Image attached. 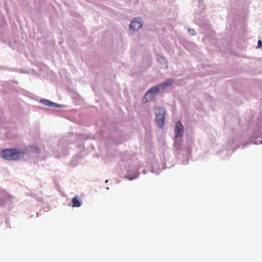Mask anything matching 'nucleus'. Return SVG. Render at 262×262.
Wrapping results in <instances>:
<instances>
[{
    "instance_id": "nucleus-1",
    "label": "nucleus",
    "mask_w": 262,
    "mask_h": 262,
    "mask_svg": "<svg viewBox=\"0 0 262 262\" xmlns=\"http://www.w3.org/2000/svg\"><path fill=\"white\" fill-rule=\"evenodd\" d=\"M104 138H107V141L112 144H119L125 140L124 134L118 126L110 127L102 135Z\"/></svg>"
},
{
    "instance_id": "nucleus-2",
    "label": "nucleus",
    "mask_w": 262,
    "mask_h": 262,
    "mask_svg": "<svg viewBox=\"0 0 262 262\" xmlns=\"http://www.w3.org/2000/svg\"><path fill=\"white\" fill-rule=\"evenodd\" d=\"M25 154V152L19 148H6L1 150L0 156L7 161H16L23 158Z\"/></svg>"
},
{
    "instance_id": "nucleus-3",
    "label": "nucleus",
    "mask_w": 262,
    "mask_h": 262,
    "mask_svg": "<svg viewBox=\"0 0 262 262\" xmlns=\"http://www.w3.org/2000/svg\"><path fill=\"white\" fill-rule=\"evenodd\" d=\"M243 141V139L242 138L239 139L238 137H236L233 140L229 141L226 145L225 148L222 149L220 152L221 156L223 158L230 156L236 148L240 147L241 144Z\"/></svg>"
},
{
    "instance_id": "nucleus-4",
    "label": "nucleus",
    "mask_w": 262,
    "mask_h": 262,
    "mask_svg": "<svg viewBox=\"0 0 262 262\" xmlns=\"http://www.w3.org/2000/svg\"><path fill=\"white\" fill-rule=\"evenodd\" d=\"M69 140L66 138L60 139L58 141V148L55 150H53V152L58 157L66 156L69 154Z\"/></svg>"
},
{
    "instance_id": "nucleus-5",
    "label": "nucleus",
    "mask_w": 262,
    "mask_h": 262,
    "mask_svg": "<svg viewBox=\"0 0 262 262\" xmlns=\"http://www.w3.org/2000/svg\"><path fill=\"white\" fill-rule=\"evenodd\" d=\"M17 202L14 196L8 194L5 190L0 189V206L12 208V205Z\"/></svg>"
},
{
    "instance_id": "nucleus-6",
    "label": "nucleus",
    "mask_w": 262,
    "mask_h": 262,
    "mask_svg": "<svg viewBox=\"0 0 262 262\" xmlns=\"http://www.w3.org/2000/svg\"><path fill=\"white\" fill-rule=\"evenodd\" d=\"M181 144H180V147L178 150L176 148L177 157L181 161V162L183 165L188 164L189 160L190 157V154L191 148L190 146L187 145L185 146L183 149H181Z\"/></svg>"
},
{
    "instance_id": "nucleus-7",
    "label": "nucleus",
    "mask_w": 262,
    "mask_h": 262,
    "mask_svg": "<svg viewBox=\"0 0 262 262\" xmlns=\"http://www.w3.org/2000/svg\"><path fill=\"white\" fill-rule=\"evenodd\" d=\"M255 126L249 138L250 139L251 142L254 144H262V132L260 131L261 124L260 122H257L255 123Z\"/></svg>"
},
{
    "instance_id": "nucleus-8",
    "label": "nucleus",
    "mask_w": 262,
    "mask_h": 262,
    "mask_svg": "<svg viewBox=\"0 0 262 262\" xmlns=\"http://www.w3.org/2000/svg\"><path fill=\"white\" fill-rule=\"evenodd\" d=\"M184 126L181 121H177L174 127V145L176 147L177 150L180 147V144H181L179 138H181L184 135Z\"/></svg>"
},
{
    "instance_id": "nucleus-9",
    "label": "nucleus",
    "mask_w": 262,
    "mask_h": 262,
    "mask_svg": "<svg viewBox=\"0 0 262 262\" xmlns=\"http://www.w3.org/2000/svg\"><path fill=\"white\" fill-rule=\"evenodd\" d=\"M194 21L197 25L204 30V33H206V31L209 30L211 27L209 20L204 16L195 17Z\"/></svg>"
},
{
    "instance_id": "nucleus-10",
    "label": "nucleus",
    "mask_w": 262,
    "mask_h": 262,
    "mask_svg": "<svg viewBox=\"0 0 262 262\" xmlns=\"http://www.w3.org/2000/svg\"><path fill=\"white\" fill-rule=\"evenodd\" d=\"M139 167H129L126 169V174L124 178L127 179L130 181L137 179L139 176V172H138Z\"/></svg>"
},
{
    "instance_id": "nucleus-11",
    "label": "nucleus",
    "mask_w": 262,
    "mask_h": 262,
    "mask_svg": "<svg viewBox=\"0 0 262 262\" xmlns=\"http://www.w3.org/2000/svg\"><path fill=\"white\" fill-rule=\"evenodd\" d=\"M155 120L158 124L159 127L162 128L164 124L165 111L161 107L158 108V112L155 113Z\"/></svg>"
},
{
    "instance_id": "nucleus-12",
    "label": "nucleus",
    "mask_w": 262,
    "mask_h": 262,
    "mask_svg": "<svg viewBox=\"0 0 262 262\" xmlns=\"http://www.w3.org/2000/svg\"><path fill=\"white\" fill-rule=\"evenodd\" d=\"M144 21L141 17H135L130 23L129 26V29H133L135 31H138L143 25Z\"/></svg>"
},
{
    "instance_id": "nucleus-13",
    "label": "nucleus",
    "mask_w": 262,
    "mask_h": 262,
    "mask_svg": "<svg viewBox=\"0 0 262 262\" xmlns=\"http://www.w3.org/2000/svg\"><path fill=\"white\" fill-rule=\"evenodd\" d=\"M148 170H150L151 172L155 173L157 175L159 174L161 172V170L159 168L158 163L156 161H153L151 163L150 169H144L142 172L143 174H146L148 172Z\"/></svg>"
},
{
    "instance_id": "nucleus-14",
    "label": "nucleus",
    "mask_w": 262,
    "mask_h": 262,
    "mask_svg": "<svg viewBox=\"0 0 262 262\" xmlns=\"http://www.w3.org/2000/svg\"><path fill=\"white\" fill-rule=\"evenodd\" d=\"M155 98V96L151 93L147 94V91L145 93L144 96L142 98V102L145 104L148 101L153 100Z\"/></svg>"
},
{
    "instance_id": "nucleus-15",
    "label": "nucleus",
    "mask_w": 262,
    "mask_h": 262,
    "mask_svg": "<svg viewBox=\"0 0 262 262\" xmlns=\"http://www.w3.org/2000/svg\"><path fill=\"white\" fill-rule=\"evenodd\" d=\"M174 82V79L172 78H168L165 81L158 84L159 88H163V90L171 85Z\"/></svg>"
},
{
    "instance_id": "nucleus-16",
    "label": "nucleus",
    "mask_w": 262,
    "mask_h": 262,
    "mask_svg": "<svg viewBox=\"0 0 262 262\" xmlns=\"http://www.w3.org/2000/svg\"><path fill=\"white\" fill-rule=\"evenodd\" d=\"M73 204V207H79L82 205V201L80 198L78 196L76 195L72 199Z\"/></svg>"
},
{
    "instance_id": "nucleus-17",
    "label": "nucleus",
    "mask_w": 262,
    "mask_h": 262,
    "mask_svg": "<svg viewBox=\"0 0 262 262\" xmlns=\"http://www.w3.org/2000/svg\"><path fill=\"white\" fill-rule=\"evenodd\" d=\"M27 150L32 153L39 154L40 150L36 145H29L27 147Z\"/></svg>"
},
{
    "instance_id": "nucleus-18",
    "label": "nucleus",
    "mask_w": 262,
    "mask_h": 262,
    "mask_svg": "<svg viewBox=\"0 0 262 262\" xmlns=\"http://www.w3.org/2000/svg\"><path fill=\"white\" fill-rule=\"evenodd\" d=\"M157 61L162 66H165L166 69L168 68V62L163 56L157 55Z\"/></svg>"
},
{
    "instance_id": "nucleus-19",
    "label": "nucleus",
    "mask_w": 262,
    "mask_h": 262,
    "mask_svg": "<svg viewBox=\"0 0 262 262\" xmlns=\"http://www.w3.org/2000/svg\"><path fill=\"white\" fill-rule=\"evenodd\" d=\"M160 91L159 86L156 85L154 86L151 87L149 89L147 90V94L151 93L156 96V95L158 94V92Z\"/></svg>"
},
{
    "instance_id": "nucleus-20",
    "label": "nucleus",
    "mask_w": 262,
    "mask_h": 262,
    "mask_svg": "<svg viewBox=\"0 0 262 262\" xmlns=\"http://www.w3.org/2000/svg\"><path fill=\"white\" fill-rule=\"evenodd\" d=\"M181 45L187 50H189L193 46V43L190 42L184 41L182 42Z\"/></svg>"
},
{
    "instance_id": "nucleus-21",
    "label": "nucleus",
    "mask_w": 262,
    "mask_h": 262,
    "mask_svg": "<svg viewBox=\"0 0 262 262\" xmlns=\"http://www.w3.org/2000/svg\"><path fill=\"white\" fill-rule=\"evenodd\" d=\"M48 106L52 107H57L62 108L64 107V105L62 104H59L58 103L52 102L51 101H50Z\"/></svg>"
},
{
    "instance_id": "nucleus-22",
    "label": "nucleus",
    "mask_w": 262,
    "mask_h": 262,
    "mask_svg": "<svg viewBox=\"0 0 262 262\" xmlns=\"http://www.w3.org/2000/svg\"><path fill=\"white\" fill-rule=\"evenodd\" d=\"M233 25L235 29L237 30L238 28H241L242 29H245V26L244 23L242 22L241 25H239V24H237L236 22H235L234 20L233 21Z\"/></svg>"
},
{
    "instance_id": "nucleus-23",
    "label": "nucleus",
    "mask_w": 262,
    "mask_h": 262,
    "mask_svg": "<svg viewBox=\"0 0 262 262\" xmlns=\"http://www.w3.org/2000/svg\"><path fill=\"white\" fill-rule=\"evenodd\" d=\"M50 100L45 99V98H41L39 99V102L41 103L42 104H43L46 106L49 105V104L50 103Z\"/></svg>"
},
{
    "instance_id": "nucleus-24",
    "label": "nucleus",
    "mask_w": 262,
    "mask_h": 262,
    "mask_svg": "<svg viewBox=\"0 0 262 262\" xmlns=\"http://www.w3.org/2000/svg\"><path fill=\"white\" fill-rule=\"evenodd\" d=\"M188 31L189 33V34H191V35L194 36L196 34V32L194 29H191V28H188Z\"/></svg>"
},
{
    "instance_id": "nucleus-25",
    "label": "nucleus",
    "mask_w": 262,
    "mask_h": 262,
    "mask_svg": "<svg viewBox=\"0 0 262 262\" xmlns=\"http://www.w3.org/2000/svg\"><path fill=\"white\" fill-rule=\"evenodd\" d=\"M198 2L200 6V10H203L205 9L203 2L201 0H199Z\"/></svg>"
},
{
    "instance_id": "nucleus-26",
    "label": "nucleus",
    "mask_w": 262,
    "mask_h": 262,
    "mask_svg": "<svg viewBox=\"0 0 262 262\" xmlns=\"http://www.w3.org/2000/svg\"><path fill=\"white\" fill-rule=\"evenodd\" d=\"M30 196L34 198L38 202L41 201L42 200V199H40L39 197H37L34 193H31Z\"/></svg>"
},
{
    "instance_id": "nucleus-27",
    "label": "nucleus",
    "mask_w": 262,
    "mask_h": 262,
    "mask_svg": "<svg viewBox=\"0 0 262 262\" xmlns=\"http://www.w3.org/2000/svg\"><path fill=\"white\" fill-rule=\"evenodd\" d=\"M257 48L262 49V40L259 39L257 41Z\"/></svg>"
},
{
    "instance_id": "nucleus-28",
    "label": "nucleus",
    "mask_w": 262,
    "mask_h": 262,
    "mask_svg": "<svg viewBox=\"0 0 262 262\" xmlns=\"http://www.w3.org/2000/svg\"><path fill=\"white\" fill-rule=\"evenodd\" d=\"M5 224L7 226H9V220L8 219H5Z\"/></svg>"
},
{
    "instance_id": "nucleus-29",
    "label": "nucleus",
    "mask_w": 262,
    "mask_h": 262,
    "mask_svg": "<svg viewBox=\"0 0 262 262\" xmlns=\"http://www.w3.org/2000/svg\"><path fill=\"white\" fill-rule=\"evenodd\" d=\"M248 145H249V143L244 144L242 147V149H243V148L246 147Z\"/></svg>"
},
{
    "instance_id": "nucleus-30",
    "label": "nucleus",
    "mask_w": 262,
    "mask_h": 262,
    "mask_svg": "<svg viewBox=\"0 0 262 262\" xmlns=\"http://www.w3.org/2000/svg\"><path fill=\"white\" fill-rule=\"evenodd\" d=\"M1 19H4L3 16H1Z\"/></svg>"
},
{
    "instance_id": "nucleus-31",
    "label": "nucleus",
    "mask_w": 262,
    "mask_h": 262,
    "mask_svg": "<svg viewBox=\"0 0 262 262\" xmlns=\"http://www.w3.org/2000/svg\"><path fill=\"white\" fill-rule=\"evenodd\" d=\"M80 145H79V146H78V148H80Z\"/></svg>"
}]
</instances>
